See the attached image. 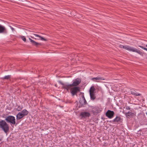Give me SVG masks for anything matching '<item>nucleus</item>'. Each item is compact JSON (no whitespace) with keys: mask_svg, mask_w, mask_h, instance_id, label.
<instances>
[{"mask_svg":"<svg viewBox=\"0 0 147 147\" xmlns=\"http://www.w3.org/2000/svg\"><path fill=\"white\" fill-rule=\"evenodd\" d=\"M0 128H2L5 133L9 131V125L5 120H1L0 121Z\"/></svg>","mask_w":147,"mask_h":147,"instance_id":"nucleus-1","label":"nucleus"},{"mask_svg":"<svg viewBox=\"0 0 147 147\" xmlns=\"http://www.w3.org/2000/svg\"><path fill=\"white\" fill-rule=\"evenodd\" d=\"M5 120L7 122L10 123L11 124L13 125L15 124H16V125H17L19 123L18 122H17L16 123L15 117L11 115H9L5 119Z\"/></svg>","mask_w":147,"mask_h":147,"instance_id":"nucleus-2","label":"nucleus"},{"mask_svg":"<svg viewBox=\"0 0 147 147\" xmlns=\"http://www.w3.org/2000/svg\"><path fill=\"white\" fill-rule=\"evenodd\" d=\"M80 90V88L79 87L75 86L71 88L70 92L72 96H74L76 95L77 93Z\"/></svg>","mask_w":147,"mask_h":147,"instance_id":"nucleus-3","label":"nucleus"},{"mask_svg":"<svg viewBox=\"0 0 147 147\" xmlns=\"http://www.w3.org/2000/svg\"><path fill=\"white\" fill-rule=\"evenodd\" d=\"M59 83L63 86L62 87V88L66 89L67 91H68L69 89H71V87H72L71 84H65L61 81H59Z\"/></svg>","mask_w":147,"mask_h":147,"instance_id":"nucleus-4","label":"nucleus"},{"mask_svg":"<svg viewBox=\"0 0 147 147\" xmlns=\"http://www.w3.org/2000/svg\"><path fill=\"white\" fill-rule=\"evenodd\" d=\"M115 113L113 111L109 110L105 113L106 116L109 119H112L114 116Z\"/></svg>","mask_w":147,"mask_h":147,"instance_id":"nucleus-5","label":"nucleus"},{"mask_svg":"<svg viewBox=\"0 0 147 147\" xmlns=\"http://www.w3.org/2000/svg\"><path fill=\"white\" fill-rule=\"evenodd\" d=\"M81 79L77 78L73 80V83L71 84L72 86H76L80 84L81 82Z\"/></svg>","mask_w":147,"mask_h":147,"instance_id":"nucleus-6","label":"nucleus"},{"mask_svg":"<svg viewBox=\"0 0 147 147\" xmlns=\"http://www.w3.org/2000/svg\"><path fill=\"white\" fill-rule=\"evenodd\" d=\"M90 114L88 112H82L80 114V116L82 118H86L87 117H89L90 116Z\"/></svg>","mask_w":147,"mask_h":147,"instance_id":"nucleus-7","label":"nucleus"},{"mask_svg":"<svg viewBox=\"0 0 147 147\" xmlns=\"http://www.w3.org/2000/svg\"><path fill=\"white\" fill-rule=\"evenodd\" d=\"M122 119L120 116H117L116 117L112 120V122L113 123H122Z\"/></svg>","mask_w":147,"mask_h":147,"instance_id":"nucleus-8","label":"nucleus"},{"mask_svg":"<svg viewBox=\"0 0 147 147\" xmlns=\"http://www.w3.org/2000/svg\"><path fill=\"white\" fill-rule=\"evenodd\" d=\"M7 30L5 27L0 24V33L6 34Z\"/></svg>","mask_w":147,"mask_h":147,"instance_id":"nucleus-9","label":"nucleus"},{"mask_svg":"<svg viewBox=\"0 0 147 147\" xmlns=\"http://www.w3.org/2000/svg\"><path fill=\"white\" fill-rule=\"evenodd\" d=\"M29 39L30 40V41L31 42L32 44L34 46L37 47H38L39 46L41 45V43L36 42L30 38H29Z\"/></svg>","mask_w":147,"mask_h":147,"instance_id":"nucleus-10","label":"nucleus"},{"mask_svg":"<svg viewBox=\"0 0 147 147\" xmlns=\"http://www.w3.org/2000/svg\"><path fill=\"white\" fill-rule=\"evenodd\" d=\"M79 102L80 103L79 106H80L81 107L87 104L85 98H80Z\"/></svg>","mask_w":147,"mask_h":147,"instance_id":"nucleus-11","label":"nucleus"},{"mask_svg":"<svg viewBox=\"0 0 147 147\" xmlns=\"http://www.w3.org/2000/svg\"><path fill=\"white\" fill-rule=\"evenodd\" d=\"M91 80L96 82H99L100 80H105V79L102 77L97 76L96 77L93 78L91 79Z\"/></svg>","mask_w":147,"mask_h":147,"instance_id":"nucleus-12","label":"nucleus"},{"mask_svg":"<svg viewBox=\"0 0 147 147\" xmlns=\"http://www.w3.org/2000/svg\"><path fill=\"white\" fill-rule=\"evenodd\" d=\"M101 111L100 110V108L98 107H94L92 110V112L94 114H95L97 113H99Z\"/></svg>","mask_w":147,"mask_h":147,"instance_id":"nucleus-13","label":"nucleus"},{"mask_svg":"<svg viewBox=\"0 0 147 147\" xmlns=\"http://www.w3.org/2000/svg\"><path fill=\"white\" fill-rule=\"evenodd\" d=\"M126 116L128 118L133 117L135 116L134 113L130 112H126L125 114Z\"/></svg>","mask_w":147,"mask_h":147,"instance_id":"nucleus-14","label":"nucleus"},{"mask_svg":"<svg viewBox=\"0 0 147 147\" xmlns=\"http://www.w3.org/2000/svg\"><path fill=\"white\" fill-rule=\"evenodd\" d=\"M16 117L17 120H19L24 117V116L21 112H19L16 115Z\"/></svg>","mask_w":147,"mask_h":147,"instance_id":"nucleus-15","label":"nucleus"},{"mask_svg":"<svg viewBox=\"0 0 147 147\" xmlns=\"http://www.w3.org/2000/svg\"><path fill=\"white\" fill-rule=\"evenodd\" d=\"M132 52H136L142 56L144 54V53L142 52L140 50L134 48H133Z\"/></svg>","mask_w":147,"mask_h":147,"instance_id":"nucleus-16","label":"nucleus"},{"mask_svg":"<svg viewBox=\"0 0 147 147\" xmlns=\"http://www.w3.org/2000/svg\"><path fill=\"white\" fill-rule=\"evenodd\" d=\"M133 48V47H130L128 46H125L124 49L130 51H132Z\"/></svg>","mask_w":147,"mask_h":147,"instance_id":"nucleus-17","label":"nucleus"},{"mask_svg":"<svg viewBox=\"0 0 147 147\" xmlns=\"http://www.w3.org/2000/svg\"><path fill=\"white\" fill-rule=\"evenodd\" d=\"M131 94L133 95H135L136 96H140L141 94L136 92V91L135 90H132L131 91Z\"/></svg>","mask_w":147,"mask_h":147,"instance_id":"nucleus-18","label":"nucleus"},{"mask_svg":"<svg viewBox=\"0 0 147 147\" xmlns=\"http://www.w3.org/2000/svg\"><path fill=\"white\" fill-rule=\"evenodd\" d=\"M90 99L92 100H94L96 98L95 93H90Z\"/></svg>","mask_w":147,"mask_h":147,"instance_id":"nucleus-19","label":"nucleus"},{"mask_svg":"<svg viewBox=\"0 0 147 147\" xmlns=\"http://www.w3.org/2000/svg\"><path fill=\"white\" fill-rule=\"evenodd\" d=\"M21 112L23 114L24 117L28 115V111L26 109H24Z\"/></svg>","mask_w":147,"mask_h":147,"instance_id":"nucleus-20","label":"nucleus"},{"mask_svg":"<svg viewBox=\"0 0 147 147\" xmlns=\"http://www.w3.org/2000/svg\"><path fill=\"white\" fill-rule=\"evenodd\" d=\"M34 35L36 37H39V38H40V40H41L44 41H46L47 40L45 38H43V37L39 36V35H38V34H34Z\"/></svg>","mask_w":147,"mask_h":147,"instance_id":"nucleus-21","label":"nucleus"},{"mask_svg":"<svg viewBox=\"0 0 147 147\" xmlns=\"http://www.w3.org/2000/svg\"><path fill=\"white\" fill-rule=\"evenodd\" d=\"M96 89L94 86H91L89 90V93H95Z\"/></svg>","mask_w":147,"mask_h":147,"instance_id":"nucleus-22","label":"nucleus"},{"mask_svg":"<svg viewBox=\"0 0 147 147\" xmlns=\"http://www.w3.org/2000/svg\"><path fill=\"white\" fill-rule=\"evenodd\" d=\"M18 106L17 108L16 109V110L18 111H20L23 108V106L22 105H17Z\"/></svg>","mask_w":147,"mask_h":147,"instance_id":"nucleus-23","label":"nucleus"},{"mask_svg":"<svg viewBox=\"0 0 147 147\" xmlns=\"http://www.w3.org/2000/svg\"><path fill=\"white\" fill-rule=\"evenodd\" d=\"M11 77V75H7L5 76L4 77L2 78L1 79L3 80L4 79L8 80Z\"/></svg>","mask_w":147,"mask_h":147,"instance_id":"nucleus-24","label":"nucleus"},{"mask_svg":"<svg viewBox=\"0 0 147 147\" xmlns=\"http://www.w3.org/2000/svg\"><path fill=\"white\" fill-rule=\"evenodd\" d=\"M80 98H82L84 99L85 98L84 96V94L83 92H80Z\"/></svg>","mask_w":147,"mask_h":147,"instance_id":"nucleus-25","label":"nucleus"},{"mask_svg":"<svg viewBox=\"0 0 147 147\" xmlns=\"http://www.w3.org/2000/svg\"><path fill=\"white\" fill-rule=\"evenodd\" d=\"M21 38L22 40H23L24 42H26V38L24 36H21Z\"/></svg>","mask_w":147,"mask_h":147,"instance_id":"nucleus-26","label":"nucleus"},{"mask_svg":"<svg viewBox=\"0 0 147 147\" xmlns=\"http://www.w3.org/2000/svg\"><path fill=\"white\" fill-rule=\"evenodd\" d=\"M138 47H140V48H141L142 49H143L144 50L147 51V48H146L145 47H144L143 46H141L139 45V46H138Z\"/></svg>","mask_w":147,"mask_h":147,"instance_id":"nucleus-27","label":"nucleus"},{"mask_svg":"<svg viewBox=\"0 0 147 147\" xmlns=\"http://www.w3.org/2000/svg\"><path fill=\"white\" fill-rule=\"evenodd\" d=\"M131 108L128 106H125V109L127 110H129L131 109Z\"/></svg>","mask_w":147,"mask_h":147,"instance_id":"nucleus-28","label":"nucleus"},{"mask_svg":"<svg viewBox=\"0 0 147 147\" xmlns=\"http://www.w3.org/2000/svg\"><path fill=\"white\" fill-rule=\"evenodd\" d=\"M125 46H123V45H120V48H123V49H124Z\"/></svg>","mask_w":147,"mask_h":147,"instance_id":"nucleus-29","label":"nucleus"},{"mask_svg":"<svg viewBox=\"0 0 147 147\" xmlns=\"http://www.w3.org/2000/svg\"><path fill=\"white\" fill-rule=\"evenodd\" d=\"M10 28L12 30V31H13L15 30L11 26H10Z\"/></svg>","mask_w":147,"mask_h":147,"instance_id":"nucleus-30","label":"nucleus"},{"mask_svg":"<svg viewBox=\"0 0 147 147\" xmlns=\"http://www.w3.org/2000/svg\"><path fill=\"white\" fill-rule=\"evenodd\" d=\"M31 38H33V39H37V40H40V38H34L33 37H31Z\"/></svg>","mask_w":147,"mask_h":147,"instance_id":"nucleus-31","label":"nucleus"},{"mask_svg":"<svg viewBox=\"0 0 147 147\" xmlns=\"http://www.w3.org/2000/svg\"><path fill=\"white\" fill-rule=\"evenodd\" d=\"M101 119L103 120V121H105V118H104V117H101Z\"/></svg>","mask_w":147,"mask_h":147,"instance_id":"nucleus-32","label":"nucleus"},{"mask_svg":"<svg viewBox=\"0 0 147 147\" xmlns=\"http://www.w3.org/2000/svg\"><path fill=\"white\" fill-rule=\"evenodd\" d=\"M109 122H110V123L113 122H112V120L110 121H109Z\"/></svg>","mask_w":147,"mask_h":147,"instance_id":"nucleus-33","label":"nucleus"},{"mask_svg":"<svg viewBox=\"0 0 147 147\" xmlns=\"http://www.w3.org/2000/svg\"><path fill=\"white\" fill-rule=\"evenodd\" d=\"M146 46L147 47V45H146Z\"/></svg>","mask_w":147,"mask_h":147,"instance_id":"nucleus-34","label":"nucleus"},{"mask_svg":"<svg viewBox=\"0 0 147 147\" xmlns=\"http://www.w3.org/2000/svg\"><path fill=\"white\" fill-rule=\"evenodd\" d=\"M1 140V139H0V141Z\"/></svg>","mask_w":147,"mask_h":147,"instance_id":"nucleus-35","label":"nucleus"}]
</instances>
